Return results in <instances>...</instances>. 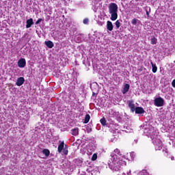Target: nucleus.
<instances>
[{
  "label": "nucleus",
  "mask_w": 175,
  "mask_h": 175,
  "mask_svg": "<svg viewBox=\"0 0 175 175\" xmlns=\"http://www.w3.org/2000/svg\"><path fill=\"white\" fill-rule=\"evenodd\" d=\"M139 175H149L148 172H147V170H144L141 172H139Z\"/></svg>",
  "instance_id": "412c9836"
},
{
  "label": "nucleus",
  "mask_w": 175,
  "mask_h": 175,
  "mask_svg": "<svg viewBox=\"0 0 175 175\" xmlns=\"http://www.w3.org/2000/svg\"><path fill=\"white\" fill-rule=\"evenodd\" d=\"M134 111H135V114H144L145 113L144 109L142 107H135V110Z\"/></svg>",
  "instance_id": "0eeeda50"
},
{
  "label": "nucleus",
  "mask_w": 175,
  "mask_h": 175,
  "mask_svg": "<svg viewBox=\"0 0 175 175\" xmlns=\"http://www.w3.org/2000/svg\"><path fill=\"white\" fill-rule=\"evenodd\" d=\"M109 13L111 14V21H116L118 18V5L116 3H111L109 5Z\"/></svg>",
  "instance_id": "f03ea898"
},
{
  "label": "nucleus",
  "mask_w": 175,
  "mask_h": 175,
  "mask_svg": "<svg viewBox=\"0 0 175 175\" xmlns=\"http://www.w3.org/2000/svg\"><path fill=\"white\" fill-rule=\"evenodd\" d=\"M45 44L49 47V49H53L54 47V43L51 40L45 41Z\"/></svg>",
  "instance_id": "f8f14e48"
},
{
  "label": "nucleus",
  "mask_w": 175,
  "mask_h": 175,
  "mask_svg": "<svg viewBox=\"0 0 175 175\" xmlns=\"http://www.w3.org/2000/svg\"><path fill=\"white\" fill-rule=\"evenodd\" d=\"M154 105L157 107H162L165 106V100L161 96L154 97Z\"/></svg>",
  "instance_id": "7ed1b4c3"
},
{
  "label": "nucleus",
  "mask_w": 175,
  "mask_h": 175,
  "mask_svg": "<svg viewBox=\"0 0 175 175\" xmlns=\"http://www.w3.org/2000/svg\"><path fill=\"white\" fill-rule=\"evenodd\" d=\"M115 25L117 29L121 27V23L118 20L116 21Z\"/></svg>",
  "instance_id": "a211bd4d"
},
{
  "label": "nucleus",
  "mask_w": 175,
  "mask_h": 175,
  "mask_svg": "<svg viewBox=\"0 0 175 175\" xmlns=\"http://www.w3.org/2000/svg\"><path fill=\"white\" fill-rule=\"evenodd\" d=\"M64 146H65V143H64V142H62L60 144H59V146L57 147V150H58L59 153L62 152V150H64Z\"/></svg>",
  "instance_id": "9b49d317"
},
{
  "label": "nucleus",
  "mask_w": 175,
  "mask_h": 175,
  "mask_svg": "<svg viewBox=\"0 0 175 175\" xmlns=\"http://www.w3.org/2000/svg\"><path fill=\"white\" fill-rule=\"evenodd\" d=\"M113 23H111V21H108L107 22V29H108V31H113Z\"/></svg>",
  "instance_id": "1a4fd4ad"
},
{
  "label": "nucleus",
  "mask_w": 175,
  "mask_h": 175,
  "mask_svg": "<svg viewBox=\"0 0 175 175\" xmlns=\"http://www.w3.org/2000/svg\"><path fill=\"white\" fill-rule=\"evenodd\" d=\"M128 175L131 174V171H129V172L127 173Z\"/></svg>",
  "instance_id": "473e14b6"
},
{
  "label": "nucleus",
  "mask_w": 175,
  "mask_h": 175,
  "mask_svg": "<svg viewBox=\"0 0 175 175\" xmlns=\"http://www.w3.org/2000/svg\"><path fill=\"white\" fill-rule=\"evenodd\" d=\"M92 96H96V93L93 92V93H92Z\"/></svg>",
  "instance_id": "c756f323"
},
{
  "label": "nucleus",
  "mask_w": 175,
  "mask_h": 175,
  "mask_svg": "<svg viewBox=\"0 0 175 175\" xmlns=\"http://www.w3.org/2000/svg\"><path fill=\"white\" fill-rule=\"evenodd\" d=\"M129 87H130V86H129V84L126 83V84L124 85L122 94H125L126 92H128V91H129Z\"/></svg>",
  "instance_id": "4468645a"
},
{
  "label": "nucleus",
  "mask_w": 175,
  "mask_h": 175,
  "mask_svg": "<svg viewBox=\"0 0 175 175\" xmlns=\"http://www.w3.org/2000/svg\"><path fill=\"white\" fill-rule=\"evenodd\" d=\"M71 132L73 136H77V135H79V129H72Z\"/></svg>",
  "instance_id": "2eb2a0df"
},
{
  "label": "nucleus",
  "mask_w": 175,
  "mask_h": 175,
  "mask_svg": "<svg viewBox=\"0 0 175 175\" xmlns=\"http://www.w3.org/2000/svg\"><path fill=\"white\" fill-rule=\"evenodd\" d=\"M25 81V79L24 77H21L18 78L16 84L18 85V87H21V85H23L24 84V82Z\"/></svg>",
  "instance_id": "423d86ee"
},
{
  "label": "nucleus",
  "mask_w": 175,
  "mask_h": 175,
  "mask_svg": "<svg viewBox=\"0 0 175 175\" xmlns=\"http://www.w3.org/2000/svg\"><path fill=\"white\" fill-rule=\"evenodd\" d=\"M90 118L91 116H90V114H86L84 120V124H88V122H90Z\"/></svg>",
  "instance_id": "dca6fc26"
},
{
  "label": "nucleus",
  "mask_w": 175,
  "mask_h": 175,
  "mask_svg": "<svg viewBox=\"0 0 175 175\" xmlns=\"http://www.w3.org/2000/svg\"><path fill=\"white\" fill-rule=\"evenodd\" d=\"M96 159H98V154L94 153L92 157V161H96Z\"/></svg>",
  "instance_id": "4be33fe9"
},
{
  "label": "nucleus",
  "mask_w": 175,
  "mask_h": 175,
  "mask_svg": "<svg viewBox=\"0 0 175 175\" xmlns=\"http://www.w3.org/2000/svg\"><path fill=\"white\" fill-rule=\"evenodd\" d=\"M137 21L138 20L136 18H133L131 21V23L133 24V25H136V24H137Z\"/></svg>",
  "instance_id": "b1692460"
},
{
  "label": "nucleus",
  "mask_w": 175,
  "mask_h": 175,
  "mask_svg": "<svg viewBox=\"0 0 175 175\" xmlns=\"http://www.w3.org/2000/svg\"><path fill=\"white\" fill-rule=\"evenodd\" d=\"M172 87H174V88H175V79H174L172 82Z\"/></svg>",
  "instance_id": "c85d7f7f"
},
{
  "label": "nucleus",
  "mask_w": 175,
  "mask_h": 175,
  "mask_svg": "<svg viewBox=\"0 0 175 175\" xmlns=\"http://www.w3.org/2000/svg\"><path fill=\"white\" fill-rule=\"evenodd\" d=\"M90 20H88V18H85L83 21V24H88Z\"/></svg>",
  "instance_id": "a878e982"
},
{
  "label": "nucleus",
  "mask_w": 175,
  "mask_h": 175,
  "mask_svg": "<svg viewBox=\"0 0 175 175\" xmlns=\"http://www.w3.org/2000/svg\"><path fill=\"white\" fill-rule=\"evenodd\" d=\"M100 124L102 125H103V126H105V125H106V118H103L100 119Z\"/></svg>",
  "instance_id": "6ab92c4d"
},
{
  "label": "nucleus",
  "mask_w": 175,
  "mask_h": 175,
  "mask_svg": "<svg viewBox=\"0 0 175 175\" xmlns=\"http://www.w3.org/2000/svg\"><path fill=\"white\" fill-rule=\"evenodd\" d=\"M63 152L64 155H68V149H63Z\"/></svg>",
  "instance_id": "bb28decb"
},
{
  "label": "nucleus",
  "mask_w": 175,
  "mask_h": 175,
  "mask_svg": "<svg viewBox=\"0 0 175 175\" xmlns=\"http://www.w3.org/2000/svg\"><path fill=\"white\" fill-rule=\"evenodd\" d=\"M152 65V71L153 73H157V71L158 70V67H157V64L152 63V62H150Z\"/></svg>",
  "instance_id": "ddd939ff"
},
{
  "label": "nucleus",
  "mask_w": 175,
  "mask_h": 175,
  "mask_svg": "<svg viewBox=\"0 0 175 175\" xmlns=\"http://www.w3.org/2000/svg\"><path fill=\"white\" fill-rule=\"evenodd\" d=\"M26 28H31L33 25V19L31 18L26 21Z\"/></svg>",
  "instance_id": "6e6552de"
},
{
  "label": "nucleus",
  "mask_w": 175,
  "mask_h": 175,
  "mask_svg": "<svg viewBox=\"0 0 175 175\" xmlns=\"http://www.w3.org/2000/svg\"><path fill=\"white\" fill-rule=\"evenodd\" d=\"M43 21L42 18H38V21L36 22V25H38V24H40Z\"/></svg>",
  "instance_id": "393cba45"
},
{
  "label": "nucleus",
  "mask_w": 175,
  "mask_h": 175,
  "mask_svg": "<svg viewBox=\"0 0 175 175\" xmlns=\"http://www.w3.org/2000/svg\"><path fill=\"white\" fill-rule=\"evenodd\" d=\"M130 155H131V157H133V155H135V152H131V153L130 154Z\"/></svg>",
  "instance_id": "7c9ffc66"
},
{
  "label": "nucleus",
  "mask_w": 175,
  "mask_h": 175,
  "mask_svg": "<svg viewBox=\"0 0 175 175\" xmlns=\"http://www.w3.org/2000/svg\"><path fill=\"white\" fill-rule=\"evenodd\" d=\"M155 150H162V141L161 139H157L155 141Z\"/></svg>",
  "instance_id": "20e7f679"
},
{
  "label": "nucleus",
  "mask_w": 175,
  "mask_h": 175,
  "mask_svg": "<svg viewBox=\"0 0 175 175\" xmlns=\"http://www.w3.org/2000/svg\"><path fill=\"white\" fill-rule=\"evenodd\" d=\"M87 132L88 133H90V132H92V129L90 128V127H87Z\"/></svg>",
  "instance_id": "cd10ccee"
},
{
  "label": "nucleus",
  "mask_w": 175,
  "mask_h": 175,
  "mask_svg": "<svg viewBox=\"0 0 175 175\" xmlns=\"http://www.w3.org/2000/svg\"><path fill=\"white\" fill-rule=\"evenodd\" d=\"M148 9H149V12H148ZM151 10V8H146V13L148 17H150V11Z\"/></svg>",
  "instance_id": "5701e85b"
},
{
  "label": "nucleus",
  "mask_w": 175,
  "mask_h": 175,
  "mask_svg": "<svg viewBox=\"0 0 175 175\" xmlns=\"http://www.w3.org/2000/svg\"><path fill=\"white\" fill-rule=\"evenodd\" d=\"M119 157H121V153L119 149L116 148L112 153H111V158L108 162V165L109 169L113 172L121 170V166H122L123 163H125V161L120 160Z\"/></svg>",
  "instance_id": "f257e3e1"
},
{
  "label": "nucleus",
  "mask_w": 175,
  "mask_h": 175,
  "mask_svg": "<svg viewBox=\"0 0 175 175\" xmlns=\"http://www.w3.org/2000/svg\"><path fill=\"white\" fill-rule=\"evenodd\" d=\"M171 159H172V161H174V157H172Z\"/></svg>",
  "instance_id": "2f4dec72"
},
{
  "label": "nucleus",
  "mask_w": 175,
  "mask_h": 175,
  "mask_svg": "<svg viewBox=\"0 0 175 175\" xmlns=\"http://www.w3.org/2000/svg\"><path fill=\"white\" fill-rule=\"evenodd\" d=\"M42 154H44L45 157H49L50 155V150L49 149H43Z\"/></svg>",
  "instance_id": "f3484780"
},
{
  "label": "nucleus",
  "mask_w": 175,
  "mask_h": 175,
  "mask_svg": "<svg viewBox=\"0 0 175 175\" xmlns=\"http://www.w3.org/2000/svg\"><path fill=\"white\" fill-rule=\"evenodd\" d=\"M129 107L131 109L132 113H133L135 110H136V108L135 107V105L133 104V101H129Z\"/></svg>",
  "instance_id": "9d476101"
},
{
  "label": "nucleus",
  "mask_w": 175,
  "mask_h": 175,
  "mask_svg": "<svg viewBox=\"0 0 175 175\" xmlns=\"http://www.w3.org/2000/svg\"><path fill=\"white\" fill-rule=\"evenodd\" d=\"M27 65V62L24 58H21L18 61V68H25V66Z\"/></svg>",
  "instance_id": "39448f33"
},
{
  "label": "nucleus",
  "mask_w": 175,
  "mask_h": 175,
  "mask_svg": "<svg viewBox=\"0 0 175 175\" xmlns=\"http://www.w3.org/2000/svg\"><path fill=\"white\" fill-rule=\"evenodd\" d=\"M151 44H157V38L155 37H153L151 38Z\"/></svg>",
  "instance_id": "aec40b11"
}]
</instances>
